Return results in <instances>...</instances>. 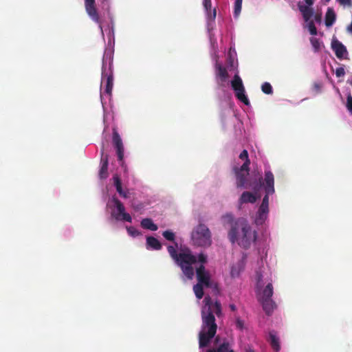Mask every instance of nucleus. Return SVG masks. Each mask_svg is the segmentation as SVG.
Wrapping results in <instances>:
<instances>
[{"label":"nucleus","instance_id":"nucleus-1","mask_svg":"<svg viewBox=\"0 0 352 352\" xmlns=\"http://www.w3.org/2000/svg\"><path fill=\"white\" fill-rule=\"evenodd\" d=\"M222 219L231 226L228 238L232 244L237 242L240 247L247 249L256 241V232L252 230L245 219L234 220L232 214H227L222 217Z\"/></svg>","mask_w":352,"mask_h":352},{"label":"nucleus","instance_id":"nucleus-2","mask_svg":"<svg viewBox=\"0 0 352 352\" xmlns=\"http://www.w3.org/2000/svg\"><path fill=\"white\" fill-rule=\"evenodd\" d=\"M205 307L202 311V331L199 333V346L206 347L217 331V324L214 314L219 317L221 314V303L216 300L214 303L210 296L204 298Z\"/></svg>","mask_w":352,"mask_h":352},{"label":"nucleus","instance_id":"nucleus-3","mask_svg":"<svg viewBox=\"0 0 352 352\" xmlns=\"http://www.w3.org/2000/svg\"><path fill=\"white\" fill-rule=\"evenodd\" d=\"M177 243H175V246L168 245L167 246V251L169 255H170V258L181 268L184 274L188 279H192L194 276L192 265L196 263V256L192 254V252L188 248L177 253Z\"/></svg>","mask_w":352,"mask_h":352},{"label":"nucleus","instance_id":"nucleus-4","mask_svg":"<svg viewBox=\"0 0 352 352\" xmlns=\"http://www.w3.org/2000/svg\"><path fill=\"white\" fill-rule=\"evenodd\" d=\"M261 280L262 275L258 274L256 285L257 298L261 304L266 315L270 316L273 311L277 307V305L272 298L273 295V286L271 283H269L265 287L262 288L261 285Z\"/></svg>","mask_w":352,"mask_h":352},{"label":"nucleus","instance_id":"nucleus-5","mask_svg":"<svg viewBox=\"0 0 352 352\" xmlns=\"http://www.w3.org/2000/svg\"><path fill=\"white\" fill-rule=\"evenodd\" d=\"M191 239L195 245L210 247L212 244V236L209 228L204 223L198 224L191 233Z\"/></svg>","mask_w":352,"mask_h":352},{"label":"nucleus","instance_id":"nucleus-6","mask_svg":"<svg viewBox=\"0 0 352 352\" xmlns=\"http://www.w3.org/2000/svg\"><path fill=\"white\" fill-rule=\"evenodd\" d=\"M239 158L243 162V164L239 168L234 166V170L236 179V186L242 188L246 184L247 176L249 175L250 160L248 155H239Z\"/></svg>","mask_w":352,"mask_h":352},{"label":"nucleus","instance_id":"nucleus-7","mask_svg":"<svg viewBox=\"0 0 352 352\" xmlns=\"http://www.w3.org/2000/svg\"><path fill=\"white\" fill-rule=\"evenodd\" d=\"M274 178L272 173L270 170H265V177H259V186H263L265 195L263 198L262 204L269 206V195L274 193Z\"/></svg>","mask_w":352,"mask_h":352},{"label":"nucleus","instance_id":"nucleus-8","mask_svg":"<svg viewBox=\"0 0 352 352\" xmlns=\"http://www.w3.org/2000/svg\"><path fill=\"white\" fill-rule=\"evenodd\" d=\"M231 87L234 91L235 97L245 105L250 104V101L245 95V87L242 79L236 74L233 79L231 80Z\"/></svg>","mask_w":352,"mask_h":352},{"label":"nucleus","instance_id":"nucleus-9","mask_svg":"<svg viewBox=\"0 0 352 352\" xmlns=\"http://www.w3.org/2000/svg\"><path fill=\"white\" fill-rule=\"evenodd\" d=\"M112 201L114 204L115 210H113L111 215L116 221H126L131 222L132 219L129 213L125 212V207L122 202L116 197L112 198Z\"/></svg>","mask_w":352,"mask_h":352},{"label":"nucleus","instance_id":"nucleus-10","mask_svg":"<svg viewBox=\"0 0 352 352\" xmlns=\"http://www.w3.org/2000/svg\"><path fill=\"white\" fill-rule=\"evenodd\" d=\"M197 280L198 283L205 285L206 287H212V282L210 272L206 269L205 266L200 265L195 270Z\"/></svg>","mask_w":352,"mask_h":352},{"label":"nucleus","instance_id":"nucleus-11","mask_svg":"<svg viewBox=\"0 0 352 352\" xmlns=\"http://www.w3.org/2000/svg\"><path fill=\"white\" fill-rule=\"evenodd\" d=\"M85 8L88 16L91 19L92 21H94L95 23L99 25V27L102 30V21L100 19L98 11L96 6V1L85 0Z\"/></svg>","mask_w":352,"mask_h":352},{"label":"nucleus","instance_id":"nucleus-12","mask_svg":"<svg viewBox=\"0 0 352 352\" xmlns=\"http://www.w3.org/2000/svg\"><path fill=\"white\" fill-rule=\"evenodd\" d=\"M112 146L114 148L116 154H124V144L116 127H113L112 129Z\"/></svg>","mask_w":352,"mask_h":352},{"label":"nucleus","instance_id":"nucleus-13","mask_svg":"<svg viewBox=\"0 0 352 352\" xmlns=\"http://www.w3.org/2000/svg\"><path fill=\"white\" fill-rule=\"evenodd\" d=\"M104 82H105V92L111 95L113 85V78L111 72L108 73L106 72V69H102V83Z\"/></svg>","mask_w":352,"mask_h":352},{"label":"nucleus","instance_id":"nucleus-14","mask_svg":"<svg viewBox=\"0 0 352 352\" xmlns=\"http://www.w3.org/2000/svg\"><path fill=\"white\" fill-rule=\"evenodd\" d=\"M332 50L334 51L336 56L338 58L342 59L347 55V50L346 47L339 41H333L331 43Z\"/></svg>","mask_w":352,"mask_h":352},{"label":"nucleus","instance_id":"nucleus-15","mask_svg":"<svg viewBox=\"0 0 352 352\" xmlns=\"http://www.w3.org/2000/svg\"><path fill=\"white\" fill-rule=\"evenodd\" d=\"M298 6L305 21L308 22L311 21L310 19L314 15V9L311 8L312 6H308L307 4L302 5L299 3Z\"/></svg>","mask_w":352,"mask_h":352},{"label":"nucleus","instance_id":"nucleus-16","mask_svg":"<svg viewBox=\"0 0 352 352\" xmlns=\"http://www.w3.org/2000/svg\"><path fill=\"white\" fill-rule=\"evenodd\" d=\"M268 212V206L261 204L257 212L256 223L257 224H262L267 219Z\"/></svg>","mask_w":352,"mask_h":352},{"label":"nucleus","instance_id":"nucleus-17","mask_svg":"<svg viewBox=\"0 0 352 352\" xmlns=\"http://www.w3.org/2000/svg\"><path fill=\"white\" fill-rule=\"evenodd\" d=\"M257 197L253 192H242L239 198V204L252 203L254 204L256 201Z\"/></svg>","mask_w":352,"mask_h":352},{"label":"nucleus","instance_id":"nucleus-18","mask_svg":"<svg viewBox=\"0 0 352 352\" xmlns=\"http://www.w3.org/2000/svg\"><path fill=\"white\" fill-rule=\"evenodd\" d=\"M146 247L148 249L160 250L162 248V243L154 236H147L146 238Z\"/></svg>","mask_w":352,"mask_h":352},{"label":"nucleus","instance_id":"nucleus-19","mask_svg":"<svg viewBox=\"0 0 352 352\" xmlns=\"http://www.w3.org/2000/svg\"><path fill=\"white\" fill-rule=\"evenodd\" d=\"M207 352H234L228 342H223L216 348L208 349Z\"/></svg>","mask_w":352,"mask_h":352},{"label":"nucleus","instance_id":"nucleus-20","mask_svg":"<svg viewBox=\"0 0 352 352\" xmlns=\"http://www.w3.org/2000/svg\"><path fill=\"white\" fill-rule=\"evenodd\" d=\"M269 342L271 347L276 352L280 350V340L274 331H270L269 333Z\"/></svg>","mask_w":352,"mask_h":352},{"label":"nucleus","instance_id":"nucleus-21","mask_svg":"<svg viewBox=\"0 0 352 352\" xmlns=\"http://www.w3.org/2000/svg\"><path fill=\"white\" fill-rule=\"evenodd\" d=\"M102 166L100 169L99 175L101 179H105L108 176V159L107 155H102L101 157Z\"/></svg>","mask_w":352,"mask_h":352},{"label":"nucleus","instance_id":"nucleus-22","mask_svg":"<svg viewBox=\"0 0 352 352\" xmlns=\"http://www.w3.org/2000/svg\"><path fill=\"white\" fill-rule=\"evenodd\" d=\"M140 226L142 228L151 231H156L158 229L157 224H155L153 221L149 218L142 219Z\"/></svg>","mask_w":352,"mask_h":352},{"label":"nucleus","instance_id":"nucleus-23","mask_svg":"<svg viewBox=\"0 0 352 352\" xmlns=\"http://www.w3.org/2000/svg\"><path fill=\"white\" fill-rule=\"evenodd\" d=\"M336 21V14L334 10L329 8L325 14V25L327 27L331 26Z\"/></svg>","mask_w":352,"mask_h":352},{"label":"nucleus","instance_id":"nucleus-24","mask_svg":"<svg viewBox=\"0 0 352 352\" xmlns=\"http://www.w3.org/2000/svg\"><path fill=\"white\" fill-rule=\"evenodd\" d=\"M203 5L205 8V10L207 11L208 14L211 20H214L217 15V11L216 9H213V10L211 12V0H204L203 1Z\"/></svg>","mask_w":352,"mask_h":352},{"label":"nucleus","instance_id":"nucleus-25","mask_svg":"<svg viewBox=\"0 0 352 352\" xmlns=\"http://www.w3.org/2000/svg\"><path fill=\"white\" fill-rule=\"evenodd\" d=\"M216 68L217 71V76L221 78L222 81H226L228 77V73L226 68L220 64H217Z\"/></svg>","mask_w":352,"mask_h":352},{"label":"nucleus","instance_id":"nucleus-26","mask_svg":"<svg viewBox=\"0 0 352 352\" xmlns=\"http://www.w3.org/2000/svg\"><path fill=\"white\" fill-rule=\"evenodd\" d=\"M204 286H205L204 285L199 283H197V284H195L193 286L194 294L198 299H201L204 298Z\"/></svg>","mask_w":352,"mask_h":352},{"label":"nucleus","instance_id":"nucleus-27","mask_svg":"<svg viewBox=\"0 0 352 352\" xmlns=\"http://www.w3.org/2000/svg\"><path fill=\"white\" fill-rule=\"evenodd\" d=\"M310 43L315 52H318L321 50L322 43L318 38L311 37L310 38Z\"/></svg>","mask_w":352,"mask_h":352},{"label":"nucleus","instance_id":"nucleus-28","mask_svg":"<svg viewBox=\"0 0 352 352\" xmlns=\"http://www.w3.org/2000/svg\"><path fill=\"white\" fill-rule=\"evenodd\" d=\"M163 237L170 242H174L175 240V234L171 230H165L162 232Z\"/></svg>","mask_w":352,"mask_h":352},{"label":"nucleus","instance_id":"nucleus-29","mask_svg":"<svg viewBox=\"0 0 352 352\" xmlns=\"http://www.w3.org/2000/svg\"><path fill=\"white\" fill-rule=\"evenodd\" d=\"M242 8V0H235L234 8V15L238 17L241 13Z\"/></svg>","mask_w":352,"mask_h":352},{"label":"nucleus","instance_id":"nucleus-30","mask_svg":"<svg viewBox=\"0 0 352 352\" xmlns=\"http://www.w3.org/2000/svg\"><path fill=\"white\" fill-rule=\"evenodd\" d=\"M262 91L265 94H272L273 93L272 87L270 83L265 82L261 86Z\"/></svg>","mask_w":352,"mask_h":352},{"label":"nucleus","instance_id":"nucleus-31","mask_svg":"<svg viewBox=\"0 0 352 352\" xmlns=\"http://www.w3.org/2000/svg\"><path fill=\"white\" fill-rule=\"evenodd\" d=\"M129 234L133 237H136L141 235V232L133 226L126 228Z\"/></svg>","mask_w":352,"mask_h":352},{"label":"nucleus","instance_id":"nucleus-32","mask_svg":"<svg viewBox=\"0 0 352 352\" xmlns=\"http://www.w3.org/2000/svg\"><path fill=\"white\" fill-rule=\"evenodd\" d=\"M199 261L201 264L204 265L208 262V256L204 253L198 254V256L196 257V262Z\"/></svg>","mask_w":352,"mask_h":352},{"label":"nucleus","instance_id":"nucleus-33","mask_svg":"<svg viewBox=\"0 0 352 352\" xmlns=\"http://www.w3.org/2000/svg\"><path fill=\"white\" fill-rule=\"evenodd\" d=\"M307 27H308L309 31L311 35L317 34V33H318L317 28L315 26L314 21H309Z\"/></svg>","mask_w":352,"mask_h":352},{"label":"nucleus","instance_id":"nucleus-34","mask_svg":"<svg viewBox=\"0 0 352 352\" xmlns=\"http://www.w3.org/2000/svg\"><path fill=\"white\" fill-rule=\"evenodd\" d=\"M346 108L352 114V96L349 95L346 98Z\"/></svg>","mask_w":352,"mask_h":352},{"label":"nucleus","instance_id":"nucleus-35","mask_svg":"<svg viewBox=\"0 0 352 352\" xmlns=\"http://www.w3.org/2000/svg\"><path fill=\"white\" fill-rule=\"evenodd\" d=\"M345 74L344 69L342 67H338L336 70V75L337 77L344 76Z\"/></svg>","mask_w":352,"mask_h":352},{"label":"nucleus","instance_id":"nucleus-36","mask_svg":"<svg viewBox=\"0 0 352 352\" xmlns=\"http://www.w3.org/2000/svg\"><path fill=\"white\" fill-rule=\"evenodd\" d=\"M342 6L351 7L352 6V0H337Z\"/></svg>","mask_w":352,"mask_h":352},{"label":"nucleus","instance_id":"nucleus-37","mask_svg":"<svg viewBox=\"0 0 352 352\" xmlns=\"http://www.w3.org/2000/svg\"><path fill=\"white\" fill-rule=\"evenodd\" d=\"M113 182L116 188L122 186L121 179L117 175L113 176Z\"/></svg>","mask_w":352,"mask_h":352},{"label":"nucleus","instance_id":"nucleus-38","mask_svg":"<svg viewBox=\"0 0 352 352\" xmlns=\"http://www.w3.org/2000/svg\"><path fill=\"white\" fill-rule=\"evenodd\" d=\"M314 19L316 22L320 23L322 20V16L320 14H316L314 15Z\"/></svg>","mask_w":352,"mask_h":352},{"label":"nucleus","instance_id":"nucleus-39","mask_svg":"<svg viewBox=\"0 0 352 352\" xmlns=\"http://www.w3.org/2000/svg\"><path fill=\"white\" fill-rule=\"evenodd\" d=\"M236 326L237 327H239V329H241L243 327V322L241 320H240L239 319H238L236 320Z\"/></svg>","mask_w":352,"mask_h":352},{"label":"nucleus","instance_id":"nucleus-40","mask_svg":"<svg viewBox=\"0 0 352 352\" xmlns=\"http://www.w3.org/2000/svg\"><path fill=\"white\" fill-rule=\"evenodd\" d=\"M120 195L124 198H127L129 197V192L123 190L122 192L120 193Z\"/></svg>","mask_w":352,"mask_h":352},{"label":"nucleus","instance_id":"nucleus-41","mask_svg":"<svg viewBox=\"0 0 352 352\" xmlns=\"http://www.w3.org/2000/svg\"><path fill=\"white\" fill-rule=\"evenodd\" d=\"M315 0H305V2L308 6H313Z\"/></svg>","mask_w":352,"mask_h":352},{"label":"nucleus","instance_id":"nucleus-42","mask_svg":"<svg viewBox=\"0 0 352 352\" xmlns=\"http://www.w3.org/2000/svg\"><path fill=\"white\" fill-rule=\"evenodd\" d=\"M116 189L117 192L122 193V191H123L122 186L120 187H117V188H116Z\"/></svg>","mask_w":352,"mask_h":352},{"label":"nucleus","instance_id":"nucleus-43","mask_svg":"<svg viewBox=\"0 0 352 352\" xmlns=\"http://www.w3.org/2000/svg\"><path fill=\"white\" fill-rule=\"evenodd\" d=\"M230 307L231 310L233 311H234L236 310V306L234 304H231L230 305Z\"/></svg>","mask_w":352,"mask_h":352},{"label":"nucleus","instance_id":"nucleus-44","mask_svg":"<svg viewBox=\"0 0 352 352\" xmlns=\"http://www.w3.org/2000/svg\"><path fill=\"white\" fill-rule=\"evenodd\" d=\"M124 155H118V161L122 162L124 159Z\"/></svg>","mask_w":352,"mask_h":352},{"label":"nucleus","instance_id":"nucleus-45","mask_svg":"<svg viewBox=\"0 0 352 352\" xmlns=\"http://www.w3.org/2000/svg\"><path fill=\"white\" fill-rule=\"evenodd\" d=\"M240 154H248V151L244 149V150L242 151V152Z\"/></svg>","mask_w":352,"mask_h":352},{"label":"nucleus","instance_id":"nucleus-46","mask_svg":"<svg viewBox=\"0 0 352 352\" xmlns=\"http://www.w3.org/2000/svg\"><path fill=\"white\" fill-rule=\"evenodd\" d=\"M314 86H315V87H316V89H320V86L319 85H318V84H315V85H314Z\"/></svg>","mask_w":352,"mask_h":352},{"label":"nucleus","instance_id":"nucleus-47","mask_svg":"<svg viewBox=\"0 0 352 352\" xmlns=\"http://www.w3.org/2000/svg\"><path fill=\"white\" fill-rule=\"evenodd\" d=\"M231 274H232V276H234V272L233 271L231 272Z\"/></svg>","mask_w":352,"mask_h":352},{"label":"nucleus","instance_id":"nucleus-48","mask_svg":"<svg viewBox=\"0 0 352 352\" xmlns=\"http://www.w3.org/2000/svg\"><path fill=\"white\" fill-rule=\"evenodd\" d=\"M327 1H329L330 0H326Z\"/></svg>","mask_w":352,"mask_h":352},{"label":"nucleus","instance_id":"nucleus-49","mask_svg":"<svg viewBox=\"0 0 352 352\" xmlns=\"http://www.w3.org/2000/svg\"><path fill=\"white\" fill-rule=\"evenodd\" d=\"M249 352H253V351H249Z\"/></svg>","mask_w":352,"mask_h":352}]
</instances>
